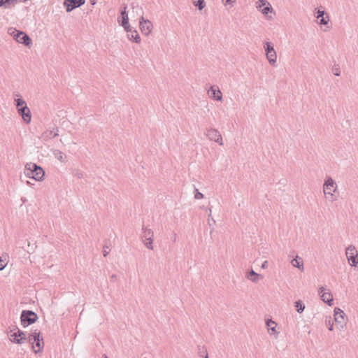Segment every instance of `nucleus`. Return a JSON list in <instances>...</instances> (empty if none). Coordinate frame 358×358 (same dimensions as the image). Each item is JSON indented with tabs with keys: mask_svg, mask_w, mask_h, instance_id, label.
I'll return each mask as SVG.
<instances>
[{
	"mask_svg": "<svg viewBox=\"0 0 358 358\" xmlns=\"http://www.w3.org/2000/svg\"><path fill=\"white\" fill-rule=\"evenodd\" d=\"M8 335L9 340L12 343L17 344L24 343L27 338L25 333L17 327H14L13 329H10Z\"/></svg>",
	"mask_w": 358,
	"mask_h": 358,
	"instance_id": "obj_3",
	"label": "nucleus"
},
{
	"mask_svg": "<svg viewBox=\"0 0 358 358\" xmlns=\"http://www.w3.org/2000/svg\"><path fill=\"white\" fill-rule=\"evenodd\" d=\"M346 257L351 266H357L358 264V252L354 246L350 245L346 249Z\"/></svg>",
	"mask_w": 358,
	"mask_h": 358,
	"instance_id": "obj_7",
	"label": "nucleus"
},
{
	"mask_svg": "<svg viewBox=\"0 0 358 358\" xmlns=\"http://www.w3.org/2000/svg\"><path fill=\"white\" fill-rule=\"evenodd\" d=\"M329 329L330 331H332L333 330V325H331L329 327Z\"/></svg>",
	"mask_w": 358,
	"mask_h": 358,
	"instance_id": "obj_32",
	"label": "nucleus"
},
{
	"mask_svg": "<svg viewBox=\"0 0 358 358\" xmlns=\"http://www.w3.org/2000/svg\"><path fill=\"white\" fill-rule=\"evenodd\" d=\"M119 22L121 23V25L124 28V29L127 31H130V26L129 24V17H128V15L126 12V8H124V10L121 11V15H120Z\"/></svg>",
	"mask_w": 358,
	"mask_h": 358,
	"instance_id": "obj_14",
	"label": "nucleus"
},
{
	"mask_svg": "<svg viewBox=\"0 0 358 358\" xmlns=\"http://www.w3.org/2000/svg\"><path fill=\"white\" fill-rule=\"evenodd\" d=\"M153 29L152 24L148 20H144L142 17L140 20V29L141 32L145 35H149Z\"/></svg>",
	"mask_w": 358,
	"mask_h": 358,
	"instance_id": "obj_9",
	"label": "nucleus"
},
{
	"mask_svg": "<svg viewBox=\"0 0 358 358\" xmlns=\"http://www.w3.org/2000/svg\"><path fill=\"white\" fill-rule=\"evenodd\" d=\"M127 32L128 33V38L130 40L134 41L136 43H139L141 42L140 36L136 30H132L130 28V31Z\"/></svg>",
	"mask_w": 358,
	"mask_h": 358,
	"instance_id": "obj_18",
	"label": "nucleus"
},
{
	"mask_svg": "<svg viewBox=\"0 0 358 358\" xmlns=\"http://www.w3.org/2000/svg\"><path fill=\"white\" fill-rule=\"evenodd\" d=\"M257 8L264 15H268V13H272L273 11L270 3L264 0H259L257 3Z\"/></svg>",
	"mask_w": 358,
	"mask_h": 358,
	"instance_id": "obj_12",
	"label": "nucleus"
},
{
	"mask_svg": "<svg viewBox=\"0 0 358 358\" xmlns=\"http://www.w3.org/2000/svg\"><path fill=\"white\" fill-rule=\"evenodd\" d=\"M319 294L324 302L328 303L329 306L332 305L333 296L329 289L322 287L319 289Z\"/></svg>",
	"mask_w": 358,
	"mask_h": 358,
	"instance_id": "obj_8",
	"label": "nucleus"
},
{
	"mask_svg": "<svg viewBox=\"0 0 358 358\" xmlns=\"http://www.w3.org/2000/svg\"><path fill=\"white\" fill-rule=\"evenodd\" d=\"M337 191V185L331 178H327L324 184L323 192L327 198L333 199Z\"/></svg>",
	"mask_w": 358,
	"mask_h": 358,
	"instance_id": "obj_5",
	"label": "nucleus"
},
{
	"mask_svg": "<svg viewBox=\"0 0 358 358\" xmlns=\"http://www.w3.org/2000/svg\"><path fill=\"white\" fill-rule=\"evenodd\" d=\"M60 160H62L63 159V156L60 153V155H59V158Z\"/></svg>",
	"mask_w": 358,
	"mask_h": 358,
	"instance_id": "obj_31",
	"label": "nucleus"
},
{
	"mask_svg": "<svg viewBox=\"0 0 358 358\" xmlns=\"http://www.w3.org/2000/svg\"><path fill=\"white\" fill-rule=\"evenodd\" d=\"M266 325L268 331H271V334H276L278 333L276 330L277 324L275 322L272 320H268Z\"/></svg>",
	"mask_w": 358,
	"mask_h": 358,
	"instance_id": "obj_21",
	"label": "nucleus"
},
{
	"mask_svg": "<svg viewBox=\"0 0 358 358\" xmlns=\"http://www.w3.org/2000/svg\"><path fill=\"white\" fill-rule=\"evenodd\" d=\"M16 101V107L17 108V111L19 112L20 111V109L21 108H28L27 106V103L21 99H17L15 100Z\"/></svg>",
	"mask_w": 358,
	"mask_h": 358,
	"instance_id": "obj_24",
	"label": "nucleus"
},
{
	"mask_svg": "<svg viewBox=\"0 0 358 358\" xmlns=\"http://www.w3.org/2000/svg\"><path fill=\"white\" fill-rule=\"evenodd\" d=\"M147 236L148 238L144 241V244L148 249H152V233L151 231H148Z\"/></svg>",
	"mask_w": 358,
	"mask_h": 358,
	"instance_id": "obj_22",
	"label": "nucleus"
},
{
	"mask_svg": "<svg viewBox=\"0 0 358 358\" xmlns=\"http://www.w3.org/2000/svg\"><path fill=\"white\" fill-rule=\"evenodd\" d=\"M192 2L195 6L199 8V10L203 9L206 6L204 0H192Z\"/></svg>",
	"mask_w": 358,
	"mask_h": 358,
	"instance_id": "obj_26",
	"label": "nucleus"
},
{
	"mask_svg": "<svg viewBox=\"0 0 358 358\" xmlns=\"http://www.w3.org/2000/svg\"><path fill=\"white\" fill-rule=\"evenodd\" d=\"M8 34L18 43H23L27 46L30 45L31 43L30 38L22 31H20L14 28H10L8 29Z\"/></svg>",
	"mask_w": 358,
	"mask_h": 358,
	"instance_id": "obj_4",
	"label": "nucleus"
},
{
	"mask_svg": "<svg viewBox=\"0 0 358 358\" xmlns=\"http://www.w3.org/2000/svg\"><path fill=\"white\" fill-rule=\"evenodd\" d=\"M208 94L210 97L213 98L216 100L222 99V92L217 87H211L210 90L208 91Z\"/></svg>",
	"mask_w": 358,
	"mask_h": 358,
	"instance_id": "obj_16",
	"label": "nucleus"
},
{
	"mask_svg": "<svg viewBox=\"0 0 358 358\" xmlns=\"http://www.w3.org/2000/svg\"><path fill=\"white\" fill-rule=\"evenodd\" d=\"M208 136L213 141L222 144V138L220 133L215 129H210L208 131Z\"/></svg>",
	"mask_w": 358,
	"mask_h": 358,
	"instance_id": "obj_15",
	"label": "nucleus"
},
{
	"mask_svg": "<svg viewBox=\"0 0 358 358\" xmlns=\"http://www.w3.org/2000/svg\"><path fill=\"white\" fill-rule=\"evenodd\" d=\"M8 262V256L5 255L0 257V271L3 270L6 266Z\"/></svg>",
	"mask_w": 358,
	"mask_h": 358,
	"instance_id": "obj_23",
	"label": "nucleus"
},
{
	"mask_svg": "<svg viewBox=\"0 0 358 358\" xmlns=\"http://www.w3.org/2000/svg\"><path fill=\"white\" fill-rule=\"evenodd\" d=\"M29 341L32 345V349L35 353L41 352L44 343L41 336V332L38 330H34L29 336Z\"/></svg>",
	"mask_w": 358,
	"mask_h": 358,
	"instance_id": "obj_2",
	"label": "nucleus"
},
{
	"mask_svg": "<svg viewBox=\"0 0 358 358\" xmlns=\"http://www.w3.org/2000/svg\"><path fill=\"white\" fill-rule=\"evenodd\" d=\"M203 195L201 192H197L195 194V199H203Z\"/></svg>",
	"mask_w": 358,
	"mask_h": 358,
	"instance_id": "obj_28",
	"label": "nucleus"
},
{
	"mask_svg": "<svg viewBox=\"0 0 358 358\" xmlns=\"http://www.w3.org/2000/svg\"><path fill=\"white\" fill-rule=\"evenodd\" d=\"M291 263L293 266L299 268L301 271L303 270V260L301 258L296 257L292 261Z\"/></svg>",
	"mask_w": 358,
	"mask_h": 358,
	"instance_id": "obj_20",
	"label": "nucleus"
},
{
	"mask_svg": "<svg viewBox=\"0 0 358 358\" xmlns=\"http://www.w3.org/2000/svg\"><path fill=\"white\" fill-rule=\"evenodd\" d=\"M248 278L253 282H257L259 278V275L255 273L254 271H251L248 275Z\"/></svg>",
	"mask_w": 358,
	"mask_h": 358,
	"instance_id": "obj_25",
	"label": "nucleus"
},
{
	"mask_svg": "<svg viewBox=\"0 0 358 358\" xmlns=\"http://www.w3.org/2000/svg\"><path fill=\"white\" fill-rule=\"evenodd\" d=\"M106 358H107V357H106Z\"/></svg>",
	"mask_w": 358,
	"mask_h": 358,
	"instance_id": "obj_33",
	"label": "nucleus"
},
{
	"mask_svg": "<svg viewBox=\"0 0 358 358\" xmlns=\"http://www.w3.org/2000/svg\"><path fill=\"white\" fill-rule=\"evenodd\" d=\"M18 113L22 116V119L26 123H29L31 119L30 110L29 108H21Z\"/></svg>",
	"mask_w": 358,
	"mask_h": 358,
	"instance_id": "obj_17",
	"label": "nucleus"
},
{
	"mask_svg": "<svg viewBox=\"0 0 358 358\" xmlns=\"http://www.w3.org/2000/svg\"><path fill=\"white\" fill-rule=\"evenodd\" d=\"M24 173L27 178L34 179L36 181H42L45 176L43 169L32 162L25 164Z\"/></svg>",
	"mask_w": 358,
	"mask_h": 358,
	"instance_id": "obj_1",
	"label": "nucleus"
},
{
	"mask_svg": "<svg viewBox=\"0 0 358 358\" xmlns=\"http://www.w3.org/2000/svg\"><path fill=\"white\" fill-rule=\"evenodd\" d=\"M265 48H266V57H267L268 62L271 64H275V62L276 61L277 55H276L275 51L273 49V46L269 43H266Z\"/></svg>",
	"mask_w": 358,
	"mask_h": 358,
	"instance_id": "obj_11",
	"label": "nucleus"
},
{
	"mask_svg": "<svg viewBox=\"0 0 358 358\" xmlns=\"http://www.w3.org/2000/svg\"><path fill=\"white\" fill-rule=\"evenodd\" d=\"M316 17L320 20V24L326 25L329 20V17L327 15L324 16V13L322 10H318L317 12Z\"/></svg>",
	"mask_w": 358,
	"mask_h": 358,
	"instance_id": "obj_19",
	"label": "nucleus"
},
{
	"mask_svg": "<svg viewBox=\"0 0 358 358\" xmlns=\"http://www.w3.org/2000/svg\"><path fill=\"white\" fill-rule=\"evenodd\" d=\"M334 312L335 322L338 324H341V327H343V325L345 324V314L341 309L338 308H335Z\"/></svg>",
	"mask_w": 358,
	"mask_h": 358,
	"instance_id": "obj_13",
	"label": "nucleus"
},
{
	"mask_svg": "<svg viewBox=\"0 0 358 358\" xmlns=\"http://www.w3.org/2000/svg\"><path fill=\"white\" fill-rule=\"evenodd\" d=\"M267 264H268V262H267V261H264V263H263V264H262V268H266V266H267Z\"/></svg>",
	"mask_w": 358,
	"mask_h": 358,
	"instance_id": "obj_30",
	"label": "nucleus"
},
{
	"mask_svg": "<svg viewBox=\"0 0 358 358\" xmlns=\"http://www.w3.org/2000/svg\"><path fill=\"white\" fill-rule=\"evenodd\" d=\"M295 307L299 313L302 312L305 308L304 304L301 301H298L295 303Z\"/></svg>",
	"mask_w": 358,
	"mask_h": 358,
	"instance_id": "obj_27",
	"label": "nucleus"
},
{
	"mask_svg": "<svg viewBox=\"0 0 358 358\" xmlns=\"http://www.w3.org/2000/svg\"><path fill=\"white\" fill-rule=\"evenodd\" d=\"M85 0H65L64 6L67 12H71L74 8H78L85 3Z\"/></svg>",
	"mask_w": 358,
	"mask_h": 358,
	"instance_id": "obj_10",
	"label": "nucleus"
},
{
	"mask_svg": "<svg viewBox=\"0 0 358 358\" xmlns=\"http://www.w3.org/2000/svg\"><path fill=\"white\" fill-rule=\"evenodd\" d=\"M36 320L37 315L32 311H23L21 315V322L23 327L33 324Z\"/></svg>",
	"mask_w": 358,
	"mask_h": 358,
	"instance_id": "obj_6",
	"label": "nucleus"
},
{
	"mask_svg": "<svg viewBox=\"0 0 358 358\" xmlns=\"http://www.w3.org/2000/svg\"><path fill=\"white\" fill-rule=\"evenodd\" d=\"M225 4L229 3L231 4L234 2V0H222Z\"/></svg>",
	"mask_w": 358,
	"mask_h": 358,
	"instance_id": "obj_29",
	"label": "nucleus"
}]
</instances>
